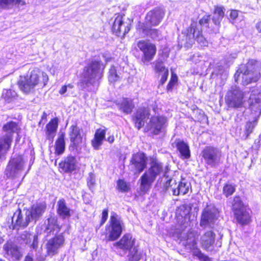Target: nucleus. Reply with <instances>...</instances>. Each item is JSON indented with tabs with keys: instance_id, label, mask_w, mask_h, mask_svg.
<instances>
[{
	"instance_id": "17",
	"label": "nucleus",
	"mask_w": 261,
	"mask_h": 261,
	"mask_svg": "<svg viewBox=\"0 0 261 261\" xmlns=\"http://www.w3.org/2000/svg\"><path fill=\"white\" fill-rule=\"evenodd\" d=\"M65 239L62 234H60L48 240L46 244L47 255L52 257L58 254L59 250L64 243Z\"/></svg>"
},
{
	"instance_id": "47",
	"label": "nucleus",
	"mask_w": 261,
	"mask_h": 261,
	"mask_svg": "<svg viewBox=\"0 0 261 261\" xmlns=\"http://www.w3.org/2000/svg\"><path fill=\"white\" fill-rule=\"evenodd\" d=\"M235 191V186L231 184H226L223 188V193L226 197L231 195Z\"/></svg>"
},
{
	"instance_id": "7",
	"label": "nucleus",
	"mask_w": 261,
	"mask_h": 261,
	"mask_svg": "<svg viewBox=\"0 0 261 261\" xmlns=\"http://www.w3.org/2000/svg\"><path fill=\"white\" fill-rule=\"evenodd\" d=\"M109 223L110 224L106 227V240L107 241H114L121 236L123 223L114 212L111 213Z\"/></svg>"
},
{
	"instance_id": "52",
	"label": "nucleus",
	"mask_w": 261,
	"mask_h": 261,
	"mask_svg": "<svg viewBox=\"0 0 261 261\" xmlns=\"http://www.w3.org/2000/svg\"><path fill=\"white\" fill-rule=\"evenodd\" d=\"M168 74H169L168 70L167 71V72L165 71L163 73H160V74L162 75V77H161V79L160 81V85H162L165 83V82L167 81V77L168 76Z\"/></svg>"
},
{
	"instance_id": "15",
	"label": "nucleus",
	"mask_w": 261,
	"mask_h": 261,
	"mask_svg": "<svg viewBox=\"0 0 261 261\" xmlns=\"http://www.w3.org/2000/svg\"><path fill=\"white\" fill-rule=\"evenodd\" d=\"M137 46L143 53L141 61L144 64H147L151 61L156 51L155 45L146 40H140L137 43Z\"/></svg>"
},
{
	"instance_id": "16",
	"label": "nucleus",
	"mask_w": 261,
	"mask_h": 261,
	"mask_svg": "<svg viewBox=\"0 0 261 261\" xmlns=\"http://www.w3.org/2000/svg\"><path fill=\"white\" fill-rule=\"evenodd\" d=\"M130 20L125 19L122 15H118L115 18L112 26L114 34L119 37H124L130 30Z\"/></svg>"
},
{
	"instance_id": "4",
	"label": "nucleus",
	"mask_w": 261,
	"mask_h": 261,
	"mask_svg": "<svg viewBox=\"0 0 261 261\" xmlns=\"http://www.w3.org/2000/svg\"><path fill=\"white\" fill-rule=\"evenodd\" d=\"M20 127L17 122L10 121L2 127L3 135L0 137V155L5 154L10 148L14 133H18Z\"/></svg>"
},
{
	"instance_id": "6",
	"label": "nucleus",
	"mask_w": 261,
	"mask_h": 261,
	"mask_svg": "<svg viewBox=\"0 0 261 261\" xmlns=\"http://www.w3.org/2000/svg\"><path fill=\"white\" fill-rule=\"evenodd\" d=\"M163 171V167L159 162L152 161L150 167L145 172L140 178V190L144 193H147L151 188L152 184Z\"/></svg>"
},
{
	"instance_id": "36",
	"label": "nucleus",
	"mask_w": 261,
	"mask_h": 261,
	"mask_svg": "<svg viewBox=\"0 0 261 261\" xmlns=\"http://www.w3.org/2000/svg\"><path fill=\"white\" fill-rule=\"evenodd\" d=\"M65 134L62 133L60 134L55 143V153L58 155L62 154L65 150Z\"/></svg>"
},
{
	"instance_id": "62",
	"label": "nucleus",
	"mask_w": 261,
	"mask_h": 261,
	"mask_svg": "<svg viewBox=\"0 0 261 261\" xmlns=\"http://www.w3.org/2000/svg\"><path fill=\"white\" fill-rule=\"evenodd\" d=\"M256 28L259 33H261V21L258 22L256 24Z\"/></svg>"
},
{
	"instance_id": "54",
	"label": "nucleus",
	"mask_w": 261,
	"mask_h": 261,
	"mask_svg": "<svg viewBox=\"0 0 261 261\" xmlns=\"http://www.w3.org/2000/svg\"><path fill=\"white\" fill-rule=\"evenodd\" d=\"M108 217V210L107 209H105L103 211L102 213V218L101 220V225L103 224L106 220H107Z\"/></svg>"
},
{
	"instance_id": "57",
	"label": "nucleus",
	"mask_w": 261,
	"mask_h": 261,
	"mask_svg": "<svg viewBox=\"0 0 261 261\" xmlns=\"http://www.w3.org/2000/svg\"><path fill=\"white\" fill-rule=\"evenodd\" d=\"M67 91V86L66 85L63 86L60 90H59V93L61 95L64 94Z\"/></svg>"
},
{
	"instance_id": "18",
	"label": "nucleus",
	"mask_w": 261,
	"mask_h": 261,
	"mask_svg": "<svg viewBox=\"0 0 261 261\" xmlns=\"http://www.w3.org/2000/svg\"><path fill=\"white\" fill-rule=\"evenodd\" d=\"M216 234L212 230L206 231L200 238L201 247L208 252L216 250L217 244L215 241Z\"/></svg>"
},
{
	"instance_id": "23",
	"label": "nucleus",
	"mask_w": 261,
	"mask_h": 261,
	"mask_svg": "<svg viewBox=\"0 0 261 261\" xmlns=\"http://www.w3.org/2000/svg\"><path fill=\"white\" fill-rule=\"evenodd\" d=\"M250 92L248 99L250 108L255 111H261V90L254 87Z\"/></svg>"
},
{
	"instance_id": "33",
	"label": "nucleus",
	"mask_w": 261,
	"mask_h": 261,
	"mask_svg": "<svg viewBox=\"0 0 261 261\" xmlns=\"http://www.w3.org/2000/svg\"><path fill=\"white\" fill-rule=\"evenodd\" d=\"M106 133L105 129H98L96 131L94 138L92 140V145L95 149H99L102 145V141L105 139Z\"/></svg>"
},
{
	"instance_id": "38",
	"label": "nucleus",
	"mask_w": 261,
	"mask_h": 261,
	"mask_svg": "<svg viewBox=\"0 0 261 261\" xmlns=\"http://www.w3.org/2000/svg\"><path fill=\"white\" fill-rule=\"evenodd\" d=\"M143 33L153 39L159 38L160 34L157 29H152L151 27L144 25L142 27Z\"/></svg>"
},
{
	"instance_id": "51",
	"label": "nucleus",
	"mask_w": 261,
	"mask_h": 261,
	"mask_svg": "<svg viewBox=\"0 0 261 261\" xmlns=\"http://www.w3.org/2000/svg\"><path fill=\"white\" fill-rule=\"evenodd\" d=\"M3 96L6 100L10 101L11 97L14 96L11 90H7L3 93Z\"/></svg>"
},
{
	"instance_id": "42",
	"label": "nucleus",
	"mask_w": 261,
	"mask_h": 261,
	"mask_svg": "<svg viewBox=\"0 0 261 261\" xmlns=\"http://www.w3.org/2000/svg\"><path fill=\"white\" fill-rule=\"evenodd\" d=\"M181 243L185 246L186 248L189 249H194L196 246V242L195 238L190 236V234L188 236L186 240L181 241Z\"/></svg>"
},
{
	"instance_id": "30",
	"label": "nucleus",
	"mask_w": 261,
	"mask_h": 261,
	"mask_svg": "<svg viewBox=\"0 0 261 261\" xmlns=\"http://www.w3.org/2000/svg\"><path fill=\"white\" fill-rule=\"evenodd\" d=\"M44 226V232L47 233H57L60 229L59 225L57 224V219L54 217L48 218L45 221Z\"/></svg>"
},
{
	"instance_id": "40",
	"label": "nucleus",
	"mask_w": 261,
	"mask_h": 261,
	"mask_svg": "<svg viewBox=\"0 0 261 261\" xmlns=\"http://www.w3.org/2000/svg\"><path fill=\"white\" fill-rule=\"evenodd\" d=\"M20 0H0V9H9L19 4Z\"/></svg>"
},
{
	"instance_id": "3",
	"label": "nucleus",
	"mask_w": 261,
	"mask_h": 261,
	"mask_svg": "<svg viewBox=\"0 0 261 261\" xmlns=\"http://www.w3.org/2000/svg\"><path fill=\"white\" fill-rule=\"evenodd\" d=\"M260 76V72L253 60H249L246 64L241 65L234 75L236 81L238 82L241 77V84L244 86L257 82Z\"/></svg>"
},
{
	"instance_id": "45",
	"label": "nucleus",
	"mask_w": 261,
	"mask_h": 261,
	"mask_svg": "<svg viewBox=\"0 0 261 261\" xmlns=\"http://www.w3.org/2000/svg\"><path fill=\"white\" fill-rule=\"evenodd\" d=\"M117 188L121 192H127L129 190V185L123 179H119L117 181Z\"/></svg>"
},
{
	"instance_id": "12",
	"label": "nucleus",
	"mask_w": 261,
	"mask_h": 261,
	"mask_svg": "<svg viewBox=\"0 0 261 261\" xmlns=\"http://www.w3.org/2000/svg\"><path fill=\"white\" fill-rule=\"evenodd\" d=\"M202 156L206 164L211 167L218 166L221 162L222 153L218 148L206 146L202 151Z\"/></svg>"
},
{
	"instance_id": "64",
	"label": "nucleus",
	"mask_w": 261,
	"mask_h": 261,
	"mask_svg": "<svg viewBox=\"0 0 261 261\" xmlns=\"http://www.w3.org/2000/svg\"><path fill=\"white\" fill-rule=\"evenodd\" d=\"M66 86H67V89H72L73 88V85L72 84H68Z\"/></svg>"
},
{
	"instance_id": "49",
	"label": "nucleus",
	"mask_w": 261,
	"mask_h": 261,
	"mask_svg": "<svg viewBox=\"0 0 261 261\" xmlns=\"http://www.w3.org/2000/svg\"><path fill=\"white\" fill-rule=\"evenodd\" d=\"M95 182V179L94 175L92 173H90L87 178V184L90 189L93 187Z\"/></svg>"
},
{
	"instance_id": "32",
	"label": "nucleus",
	"mask_w": 261,
	"mask_h": 261,
	"mask_svg": "<svg viewBox=\"0 0 261 261\" xmlns=\"http://www.w3.org/2000/svg\"><path fill=\"white\" fill-rule=\"evenodd\" d=\"M119 110L125 114L131 113L135 105L133 100L128 98H123L120 103L117 105Z\"/></svg>"
},
{
	"instance_id": "28",
	"label": "nucleus",
	"mask_w": 261,
	"mask_h": 261,
	"mask_svg": "<svg viewBox=\"0 0 261 261\" xmlns=\"http://www.w3.org/2000/svg\"><path fill=\"white\" fill-rule=\"evenodd\" d=\"M76 160L72 156H69L60 164V167L65 172H72L76 168Z\"/></svg>"
},
{
	"instance_id": "2",
	"label": "nucleus",
	"mask_w": 261,
	"mask_h": 261,
	"mask_svg": "<svg viewBox=\"0 0 261 261\" xmlns=\"http://www.w3.org/2000/svg\"><path fill=\"white\" fill-rule=\"evenodd\" d=\"M105 66L100 60H92L84 67L77 83L80 90L90 91L96 82L103 76Z\"/></svg>"
},
{
	"instance_id": "14",
	"label": "nucleus",
	"mask_w": 261,
	"mask_h": 261,
	"mask_svg": "<svg viewBox=\"0 0 261 261\" xmlns=\"http://www.w3.org/2000/svg\"><path fill=\"white\" fill-rule=\"evenodd\" d=\"M167 123V118L163 116H152L147 123L146 129L152 134L159 135L164 132Z\"/></svg>"
},
{
	"instance_id": "59",
	"label": "nucleus",
	"mask_w": 261,
	"mask_h": 261,
	"mask_svg": "<svg viewBox=\"0 0 261 261\" xmlns=\"http://www.w3.org/2000/svg\"><path fill=\"white\" fill-rule=\"evenodd\" d=\"M107 140L110 143H112L114 141V137L113 136H110L107 138Z\"/></svg>"
},
{
	"instance_id": "48",
	"label": "nucleus",
	"mask_w": 261,
	"mask_h": 261,
	"mask_svg": "<svg viewBox=\"0 0 261 261\" xmlns=\"http://www.w3.org/2000/svg\"><path fill=\"white\" fill-rule=\"evenodd\" d=\"M192 252L194 256H197L201 261H209L208 257L201 252V251L196 247L193 249Z\"/></svg>"
},
{
	"instance_id": "22",
	"label": "nucleus",
	"mask_w": 261,
	"mask_h": 261,
	"mask_svg": "<svg viewBox=\"0 0 261 261\" xmlns=\"http://www.w3.org/2000/svg\"><path fill=\"white\" fill-rule=\"evenodd\" d=\"M82 130L76 125H72L69 128V136L72 145L76 148H80L84 144Z\"/></svg>"
},
{
	"instance_id": "56",
	"label": "nucleus",
	"mask_w": 261,
	"mask_h": 261,
	"mask_svg": "<svg viewBox=\"0 0 261 261\" xmlns=\"http://www.w3.org/2000/svg\"><path fill=\"white\" fill-rule=\"evenodd\" d=\"M102 57L107 62H109L112 59L110 54L108 53H105L103 54Z\"/></svg>"
},
{
	"instance_id": "46",
	"label": "nucleus",
	"mask_w": 261,
	"mask_h": 261,
	"mask_svg": "<svg viewBox=\"0 0 261 261\" xmlns=\"http://www.w3.org/2000/svg\"><path fill=\"white\" fill-rule=\"evenodd\" d=\"M257 123V118H255L252 121H249L246 123L245 125V130L247 136H249L253 131L254 128Z\"/></svg>"
},
{
	"instance_id": "13",
	"label": "nucleus",
	"mask_w": 261,
	"mask_h": 261,
	"mask_svg": "<svg viewBox=\"0 0 261 261\" xmlns=\"http://www.w3.org/2000/svg\"><path fill=\"white\" fill-rule=\"evenodd\" d=\"M28 213L25 211L23 214L20 209L18 208L13 214V216L7 222L10 229H19L20 228H25L31 222Z\"/></svg>"
},
{
	"instance_id": "61",
	"label": "nucleus",
	"mask_w": 261,
	"mask_h": 261,
	"mask_svg": "<svg viewBox=\"0 0 261 261\" xmlns=\"http://www.w3.org/2000/svg\"><path fill=\"white\" fill-rule=\"evenodd\" d=\"M24 261H33V257L29 254H28L24 258Z\"/></svg>"
},
{
	"instance_id": "41",
	"label": "nucleus",
	"mask_w": 261,
	"mask_h": 261,
	"mask_svg": "<svg viewBox=\"0 0 261 261\" xmlns=\"http://www.w3.org/2000/svg\"><path fill=\"white\" fill-rule=\"evenodd\" d=\"M190 187L191 184L189 182L183 179L178 184L177 192H179V195L180 194L185 195L188 192Z\"/></svg>"
},
{
	"instance_id": "11",
	"label": "nucleus",
	"mask_w": 261,
	"mask_h": 261,
	"mask_svg": "<svg viewBox=\"0 0 261 261\" xmlns=\"http://www.w3.org/2000/svg\"><path fill=\"white\" fill-rule=\"evenodd\" d=\"M26 161L22 155H14L9 161L5 170L6 175L9 178L18 177L24 169Z\"/></svg>"
},
{
	"instance_id": "43",
	"label": "nucleus",
	"mask_w": 261,
	"mask_h": 261,
	"mask_svg": "<svg viewBox=\"0 0 261 261\" xmlns=\"http://www.w3.org/2000/svg\"><path fill=\"white\" fill-rule=\"evenodd\" d=\"M153 64L154 65V69L156 73H162L164 72L168 71V69L166 68L164 65L163 62L161 59H158L155 61Z\"/></svg>"
},
{
	"instance_id": "31",
	"label": "nucleus",
	"mask_w": 261,
	"mask_h": 261,
	"mask_svg": "<svg viewBox=\"0 0 261 261\" xmlns=\"http://www.w3.org/2000/svg\"><path fill=\"white\" fill-rule=\"evenodd\" d=\"M224 16V8L222 7L216 6L212 18V21L215 25L216 32Z\"/></svg>"
},
{
	"instance_id": "39",
	"label": "nucleus",
	"mask_w": 261,
	"mask_h": 261,
	"mask_svg": "<svg viewBox=\"0 0 261 261\" xmlns=\"http://www.w3.org/2000/svg\"><path fill=\"white\" fill-rule=\"evenodd\" d=\"M232 207L234 214L235 212H238L246 208L239 196H235L234 197L232 203Z\"/></svg>"
},
{
	"instance_id": "19",
	"label": "nucleus",
	"mask_w": 261,
	"mask_h": 261,
	"mask_svg": "<svg viewBox=\"0 0 261 261\" xmlns=\"http://www.w3.org/2000/svg\"><path fill=\"white\" fill-rule=\"evenodd\" d=\"M165 12L161 8H155L149 11L145 17V25L147 26L158 25L163 20Z\"/></svg>"
},
{
	"instance_id": "35",
	"label": "nucleus",
	"mask_w": 261,
	"mask_h": 261,
	"mask_svg": "<svg viewBox=\"0 0 261 261\" xmlns=\"http://www.w3.org/2000/svg\"><path fill=\"white\" fill-rule=\"evenodd\" d=\"M176 147L179 151L181 158L188 159L190 156V151L188 145L183 141L178 140L176 143Z\"/></svg>"
},
{
	"instance_id": "1",
	"label": "nucleus",
	"mask_w": 261,
	"mask_h": 261,
	"mask_svg": "<svg viewBox=\"0 0 261 261\" xmlns=\"http://www.w3.org/2000/svg\"><path fill=\"white\" fill-rule=\"evenodd\" d=\"M201 27L212 29L213 32L217 33L215 28L211 25L210 15H204L199 20V23L192 22L190 27L182 33L179 38V44L181 46H184L190 48L194 43L195 41L201 46H207V42L202 34Z\"/></svg>"
},
{
	"instance_id": "10",
	"label": "nucleus",
	"mask_w": 261,
	"mask_h": 261,
	"mask_svg": "<svg viewBox=\"0 0 261 261\" xmlns=\"http://www.w3.org/2000/svg\"><path fill=\"white\" fill-rule=\"evenodd\" d=\"M40 71L38 69H34L26 76H20L18 81L19 87L24 93L32 91L39 83Z\"/></svg>"
},
{
	"instance_id": "27",
	"label": "nucleus",
	"mask_w": 261,
	"mask_h": 261,
	"mask_svg": "<svg viewBox=\"0 0 261 261\" xmlns=\"http://www.w3.org/2000/svg\"><path fill=\"white\" fill-rule=\"evenodd\" d=\"M57 213L63 219L70 217L71 210L67 206L65 200L62 198L57 202Z\"/></svg>"
},
{
	"instance_id": "5",
	"label": "nucleus",
	"mask_w": 261,
	"mask_h": 261,
	"mask_svg": "<svg viewBox=\"0 0 261 261\" xmlns=\"http://www.w3.org/2000/svg\"><path fill=\"white\" fill-rule=\"evenodd\" d=\"M135 239L133 238L132 234L127 233L114 244V246L122 249L125 252H128L127 257L129 261H139L141 257V254L138 251V248L135 245Z\"/></svg>"
},
{
	"instance_id": "60",
	"label": "nucleus",
	"mask_w": 261,
	"mask_h": 261,
	"mask_svg": "<svg viewBox=\"0 0 261 261\" xmlns=\"http://www.w3.org/2000/svg\"><path fill=\"white\" fill-rule=\"evenodd\" d=\"M177 81V77L176 75H172L171 79L170 80V81H171L173 83H176Z\"/></svg>"
},
{
	"instance_id": "29",
	"label": "nucleus",
	"mask_w": 261,
	"mask_h": 261,
	"mask_svg": "<svg viewBox=\"0 0 261 261\" xmlns=\"http://www.w3.org/2000/svg\"><path fill=\"white\" fill-rule=\"evenodd\" d=\"M234 216L237 222L242 225H246L251 221L250 210L246 208L235 212Z\"/></svg>"
},
{
	"instance_id": "25",
	"label": "nucleus",
	"mask_w": 261,
	"mask_h": 261,
	"mask_svg": "<svg viewBox=\"0 0 261 261\" xmlns=\"http://www.w3.org/2000/svg\"><path fill=\"white\" fill-rule=\"evenodd\" d=\"M6 257L12 260H18L21 256L18 247L12 243H7L4 245Z\"/></svg>"
},
{
	"instance_id": "24",
	"label": "nucleus",
	"mask_w": 261,
	"mask_h": 261,
	"mask_svg": "<svg viewBox=\"0 0 261 261\" xmlns=\"http://www.w3.org/2000/svg\"><path fill=\"white\" fill-rule=\"evenodd\" d=\"M46 208L44 203H37L33 204L31 209L26 211L28 217H29L32 221L36 222L44 213Z\"/></svg>"
},
{
	"instance_id": "34",
	"label": "nucleus",
	"mask_w": 261,
	"mask_h": 261,
	"mask_svg": "<svg viewBox=\"0 0 261 261\" xmlns=\"http://www.w3.org/2000/svg\"><path fill=\"white\" fill-rule=\"evenodd\" d=\"M164 190L165 192H171L173 195H179V192H177L178 184L173 178H170L166 181L164 186Z\"/></svg>"
},
{
	"instance_id": "44",
	"label": "nucleus",
	"mask_w": 261,
	"mask_h": 261,
	"mask_svg": "<svg viewBox=\"0 0 261 261\" xmlns=\"http://www.w3.org/2000/svg\"><path fill=\"white\" fill-rule=\"evenodd\" d=\"M109 81L111 83H114L119 80V75L117 73L116 67L112 66L109 72Z\"/></svg>"
},
{
	"instance_id": "8",
	"label": "nucleus",
	"mask_w": 261,
	"mask_h": 261,
	"mask_svg": "<svg viewBox=\"0 0 261 261\" xmlns=\"http://www.w3.org/2000/svg\"><path fill=\"white\" fill-rule=\"evenodd\" d=\"M237 86H232L228 90L225 96L226 104L229 108L237 109L243 107L245 93Z\"/></svg>"
},
{
	"instance_id": "20",
	"label": "nucleus",
	"mask_w": 261,
	"mask_h": 261,
	"mask_svg": "<svg viewBox=\"0 0 261 261\" xmlns=\"http://www.w3.org/2000/svg\"><path fill=\"white\" fill-rule=\"evenodd\" d=\"M147 159L145 154L142 152H137L133 155L130 162L135 173H141L146 167Z\"/></svg>"
},
{
	"instance_id": "53",
	"label": "nucleus",
	"mask_w": 261,
	"mask_h": 261,
	"mask_svg": "<svg viewBox=\"0 0 261 261\" xmlns=\"http://www.w3.org/2000/svg\"><path fill=\"white\" fill-rule=\"evenodd\" d=\"M202 59V56L200 55L199 53L195 54L193 55L191 59L193 62L195 63H197L200 62Z\"/></svg>"
},
{
	"instance_id": "21",
	"label": "nucleus",
	"mask_w": 261,
	"mask_h": 261,
	"mask_svg": "<svg viewBox=\"0 0 261 261\" xmlns=\"http://www.w3.org/2000/svg\"><path fill=\"white\" fill-rule=\"evenodd\" d=\"M150 116L149 108L143 107L139 108L134 114L133 120L136 127L140 129L146 122Z\"/></svg>"
},
{
	"instance_id": "37",
	"label": "nucleus",
	"mask_w": 261,
	"mask_h": 261,
	"mask_svg": "<svg viewBox=\"0 0 261 261\" xmlns=\"http://www.w3.org/2000/svg\"><path fill=\"white\" fill-rule=\"evenodd\" d=\"M58 126V120L57 118H55L51 119L49 121V122L46 125V134L48 135V137H54L57 131Z\"/></svg>"
},
{
	"instance_id": "58",
	"label": "nucleus",
	"mask_w": 261,
	"mask_h": 261,
	"mask_svg": "<svg viewBox=\"0 0 261 261\" xmlns=\"http://www.w3.org/2000/svg\"><path fill=\"white\" fill-rule=\"evenodd\" d=\"M175 83H173L171 81H170V82L168 84V86H167V89L169 90H170V89H172V88L173 87V86L175 85Z\"/></svg>"
},
{
	"instance_id": "63",
	"label": "nucleus",
	"mask_w": 261,
	"mask_h": 261,
	"mask_svg": "<svg viewBox=\"0 0 261 261\" xmlns=\"http://www.w3.org/2000/svg\"><path fill=\"white\" fill-rule=\"evenodd\" d=\"M42 76L44 77L43 80H45V78H46L47 80L48 79L47 75L45 72H42Z\"/></svg>"
},
{
	"instance_id": "26",
	"label": "nucleus",
	"mask_w": 261,
	"mask_h": 261,
	"mask_svg": "<svg viewBox=\"0 0 261 261\" xmlns=\"http://www.w3.org/2000/svg\"><path fill=\"white\" fill-rule=\"evenodd\" d=\"M20 241L22 243L30 245L32 249L36 250L38 248V238L37 235L24 231L20 235Z\"/></svg>"
},
{
	"instance_id": "55",
	"label": "nucleus",
	"mask_w": 261,
	"mask_h": 261,
	"mask_svg": "<svg viewBox=\"0 0 261 261\" xmlns=\"http://www.w3.org/2000/svg\"><path fill=\"white\" fill-rule=\"evenodd\" d=\"M238 16V12L237 10H231L230 12L229 17L231 19L234 20Z\"/></svg>"
},
{
	"instance_id": "9",
	"label": "nucleus",
	"mask_w": 261,
	"mask_h": 261,
	"mask_svg": "<svg viewBox=\"0 0 261 261\" xmlns=\"http://www.w3.org/2000/svg\"><path fill=\"white\" fill-rule=\"evenodd\" d=\"M218 217V209L213 205H207L202 212L199 225L204 229L213 228Z\"/></svg>"
},
{
	"instance_id": "50",
	"label": "nucleus",
	"mask_w": 261,
	"mask_h": 261,
	"mask_svg": "<svg viewBox=\"0 0 261 261\" xmlns=\"http://www.w3.org/2000/svg\"><path fill=\"white\" fill-rule=\"evenodd\" d=\"M182 219L183 220H182L181 224L180 226V228H179L178 229H179L180 231H185L186 229L188 228V227L190 226V222L189 221H187L186 218H182Z\"/></svg>"
}]
</instances>
